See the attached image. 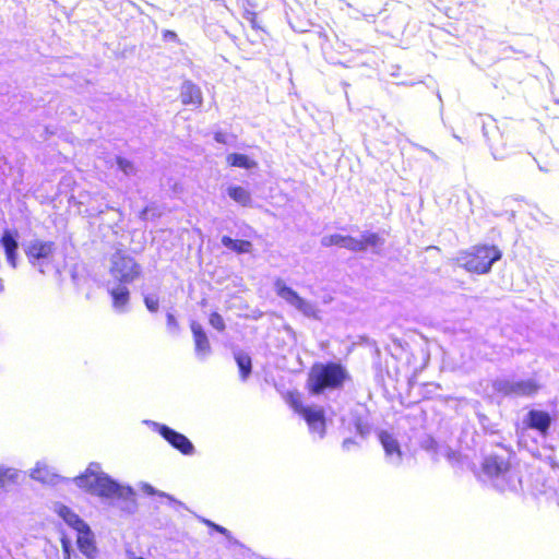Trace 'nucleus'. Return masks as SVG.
<instances>
[{
    "label": "nucleus",
    "instance_id": "c85d7f7f",
    "mask_svg": "<svg viewBox=\"0 0 559 559\" xmlns=\"http://www.w3.org/2000/svg\"><path fill=\"white\" fill-rule=\"evenodd\" d=\"M117 165L124 174H130L134 170V165L131 160L123 157H117Z\"/></svg>",
    "mask_w": 559,
    "mask_h": 559
},
{
    "label": "nucleus",
    "instance_id": "aec40b11",
    "mask_svg": "<svg viewBox=\"0 0 559 559\" xmlns=\"http://www.w3.org/2000/svg\"><path fill=\"white\" fill-rule=\"evenodd\" d=\"M322 245L325 247L340 246V247H344L350 251H354L355 238L352 236H343V235H338V234H333V235H329V236L324 237L322 239Z\"/></svg>",
    "mask_w": 559,
    "mask_h": 559
},
{
    "label": "nucleus",
    "instance_id": "f257e3e1",
    "mask_svg": "<svg viewBox=\"0 0 559 559\" xmlns=\"http://www.w3.org/2000/svg\"><path fill=\"white\" fill-rule=\"evenodd\" d=\"M350 380L341 362L316 364L309 371L306 388L311 395H320L328 390H340Z\"/></svg>",
    "mask_w": 559,
    "mask_h": 559
},
{
    "label": "nucleus",
    "instance_id": "412c9836",
    "mask_svg": "<svg viewBox=\"0 0 559 559\" xmlns=\"http://www.w3.org/2000/svg\"><path fill=\"white\" fill-rule=\"evenodd\" d=\"M221 241L225 247L238 254L249 253L252 250V243L249 240L233 239L229 236H223Z\"/></svg>",
    "mask_w": 559,
    "mask_h": 559
},
{
    "label": "nucleus",
    "instance_id": "f8f14e48",
    "mask_svg": "<svg viewBox=\"0 0 559 559\" xmlns=\"http://www.w3.org/2000/svg\"><path fill=\"white\" fill-rule=\"evenodd\" d=\"M180 102L185 106L199 108L203 103L200 87L192 82H185L180 87Z\"/></svg>",
    "mask_w": 559,
    "mask_h": 559
},
{
    "label": "nucleus",
    "instance_id": "393cba45",
    "mask_svg": "<svg viewBox=\"0 0 559 559\" xmlns=\"http://www.w3.org/2000/svg\"><path fill=\"white\" fill-rule=\"evenodd\" d=\"M241 379H247L251 372V358L248 355L237 354L235 356Z\"/></svg>",
    "mask_w": 559,
    "mask_h": 559
},
{
    "label": "nucleus",
    "instance_id": "f3484780",
    "mask_svg": "<svg viewBox=\"0 0 559 559\" xmlns=\"http://www.w3.org/2000/svg\"><path fill=\"white\" fill-rule=\"evenodd\" d=\"M126 285L127 284H119L117 287H112L108 290L112 307L117 310H123L130 301V290Z\"/></svg>",
    "mask_w": 559,
    "mask_h": 559
},
{
    "label": "nucleus",
    "instance_id": "473e14b6",
    "mask_svg": "<svg viewBox=\"0 0 559 559\" xmlns=\"http://www.w3.org/2000/svg\"><path fill=\"white\" fill-rule=\"evenodd\" d=\"M204 523H205L209 527H211V528L215 530L216 532H218V533H221V534H223V535H227V530H226L225 527H223V526H221V525H217V524H215V523H213V522H211V521H209V520H205V521H204Z\"/></svg>",
    "mask_w": 559,
    "mask_h": 559
},
{
    "label": "nucleus",
    "instance_id": "2f4dec72",
    "mask_svg": "<svg viewBox=\"0 0 559 559\" xmlns=\"http://www.w3.org/2000/svg\"><path fill=\"white\" fill-rule=\"evenodd\" d=\"M61 545H62V550L64 554V559H71L70 558V546H71L70 540L67 537H62Z\"/></svg>",
    "mask_w": 559,
    "mask_h": 559
},
{
    "label": "nucleus",
    "instance_id": "39448f33",
    "mask_svg": "<svg viewBox=\"0 0 559 559\" xmlns=\"http://www.w3.org/2000/svg\"><path fill=\"white\" fill-rule=\"evenodd\" d=\"M109 273L119 284H131L142 273L136 260L123 250H117L110 259Z\"/></svg>",
    "mask_w": 559,
    "mask_h": 559
},
{
    "label": "nucleus",
    "instance_id": "6ab92c4d",
    "mask_svg": "<svg viewBox=\"0 0 559 559\" xmlns=\"http://www.w3.org/2000/svg\"><path fill=\"white\" fill-rule=\"evenodd\" d=\"M57 514L75 531L79 530L80 527L83 528L85 525L84 521L80 519V516L67 506H58Z\"/></svg>",
    "mask_w": 559,
    "mask_h": 559
},
{
    "label": "nucleus",
    "instance_id": "b1692460",
    "mask_svg": "<svg viewBox=\"0 0 559 559\" xmlns=\"http://www.w3.org/2000/svg\"><path fill=\"white\" fill-rule=\"evenodd\" d=\"M19 473L16 469L11 467L0 466V487L5 488L7 486L14 485L17 483Z\"/></svg>",
    "mask_w": 559,
    "mask_h": 559
},
{
    "label": "nucleus",
    "instance_id": "ddd939ff",
    "mask_svg": "<svg viewBox=\"0 0 559 559\" xmlns=\"http://www.w3.org/2000/svg\"><path fill=\"white\" fill-rule=\"evenodd\" d=\"M0 245L3 248L8 264L12 269H16L19 243L14 235L10 230H4L0 238Z\"/></svg>",
    "mask_w": 559,
    "mask_h": 559
},
{
    "label": "nucleus",
    "instance_id": "4468645a",
    "mask_svg": "<svg viewBox=\"0 0 559 559\" xmlns=\"http://www.w3.org/2000/svg\"><path fill=\"white\" fill-rule=\"evenodd\" d=\"M76 533H78V537H76L78 548L86 557L93 558L96 554V546L94 543L93 533L91 532L87 524H85L83 528L80 527L79 530H76Z\"/></svg>",
    "mask_w": 559,
    "mask_h": 559
},
{
    "label": "nucleus",
    "instance_id": "cd10ccee",
    "mask_svg": "<svg viewBox=\"0 0 559 559\" xmlns=\"http://www.w3.org/2000/svg\"><path fill=\"white\" fill-rule=\"evenodd\" d=\"M166 328L170 333H178L180 330L178 320L170 312L166 313Z\"/></svg>",
    "mask_w": 559,
    "mask_h": 559
},
{
    "label": "nucleus",
    "instance_id": "9d476101",
    "mask_svg": "<svg viewBox=\"0 0 559 559\" xmlns=\"http://www.w3.org/2000/svg\"><path fill=\"white\" fill-rule=\"evenodd\" d=\"M510 469V461L497 454L486 456L481 463V471L490 478L503 476L508 474Z\"/></svg>",
    "mask_w": 559,
    "mask_h": 559
},
{
    "label": "nucleus",
    "instance_id": "20e7f679",
    "mask_svg": "<svg viewBox=\"0 0 559 559\" xmlns=\"http://www.w3.org/2000/svg\"><path fill=\"white\" fill-rule=\"evenodd\" d=\"M283 397L289 407L305 419L311 432L320 437L325 435L326 419L322 408L304 406L301 393L295 390L287 391Z\"/></svg>",
    "mask_w": 559,
    "mask_h": 559
},
{
    "label": "nucleus",
    "instance_id": "f704fd0d",
    "mask_svg": "<svg viewBox=\"0 0 559 559\" xmlns=\"http://www.w3.org/2000/svg\"><path fill=\"white\" fill-rule=\"evenodd\" d=\"M214 140L218 143L226 144L227 143V134L222 131H216L214 133Z\"/></svg>",
    "mask_w": 559,
    "mask_h": 559
},
{
    "label": "nucleus",
    "instance_id": "0eeeda50",
    "mask_svg": "<svg viewBox=\"0 0 559 559\" xmlns=\"http://www.w3.org/2000/svg\"><path fill=\"white\" fill-rule=\"evenodd\" d=\"M55 250L56 245L53 241L35 239L25 247L24 252L28 263L32 265H37L39 261L50 259Z\"/></svg>",
    "mask_w": 559,
    "mask_h": 559
},
{
    "label": "nucleus",
    "instance_id": "c756f323",
    "mask_svg": "<svg viewBox=\"0 0 559 559\" xmlns=\"http://www.w3.org/2000/svg\"><path fill=\"white\" fill-rule=\"evenodd\" d=\"M143 301L145 304L146 309L150 312H156L158 310V299L153 298L152 296L147 295V296H144Z\"/></svg>",
    "mask_w": 559,
    "mask_h": 559
},
{
    "label": "nucleus",
    "instance_id": "f03ea898",
    "mask_svg": "<svg viewBox=\"0 0 559 559\" xmlns=\"http://www.w3.org/2000/svg\"><path fill=\"white\" fill-rule=\"evenodd\" d=\"M74 483L82 490L103 498L122 497V487L100 471L98 463H91L88 467L74 478Z\"/></svg>",
    "mask_w": 559,
    "mask_h": 559
},
{
    "label": "nucleus",
    "instance_id": "a211bd4d",
    "mask_svg": "<svg viewBox=\"0 0 559 559\" xmlns=\"http://www.w3.org/2000/svg\"><path fill=\"white\" fill-rule=\"evenodd\" d=\"M379 441L381 445L383 447V450L388 456L397 455L399 457L402 456L401 447L397 442V440L388 431H380L379 432Z\"/></svg>",
    "mask_w": 559,
    "mask_h": 559
},
{
    "label": "nucleus",
    "instance_id": "1a4fd4ad",
    "mask_svg": "<svg viewBox=\"0 0 559 559\" xmlns=\"http://www.w3.org/2000/svg\"><path fill=\"white\" fill-rule=\"evenodd\" d=\"M157 431L173 448L178 450L183 455H190L193 453V444L185 435L171 429L166 425H159Z\"/></svg>",
    "mask_w": 559,
    "mask_h": 559
},
{
    "label": "nucleus",
    "instance_id": "72a5a7b5",
    "mask_svg": "<svg viewBox=\"0 0 559 559\" xmlns=\"http://www.w3.org/2000/svg\"><path fill=\"white\" fill-rule=\"evenodd\" d=\"M44 467H40V466H36L33 471H32V477L34 479H38V480H44L45 479V476L43 475V472H44Z\"/></svg>",
    "mask_w": 559,
    "mask_h": 559
},
{
    "label": "nucleus",
    "instance_id": "7c9ffc66",
    "mask_svg": "<svg viewBox=\"0 0 559 559\" xmlns=\"http://www.w3.org/2000/svg\"><path fill=\"white\" fill-rule=\"evenodd\" d=\"M162 38L164 41H175V43L179 41L178 35L174 31H170V29L163 31Z\"/></svg>",
    "mask_w": 559,
    "mask_h": 559
},
{
    "label": "nucleus",
    "instance_id": "7ed1b4c3",
    "mask_svg": "<svg viewBox=\"0 0 559 559\" xmlns=\"http://www.w3.org/2000/svg\"><path fill=\"white\" fill-rule=\"evenodd\" d=\"M501 257L502 252L497 246L478 243L462 250L456 261L466 272L480 275L487 274Z\"/></svg>",
    "mask_w": 559,
    "mask_h": 559
},
{
    "label": "nucleus",
    "instance_id": "4c0bfd02",
    "mask_svg": "<svg viewBox=\"0 0 559 559\" xmlns=\"http://www.w3.org/2000/svg\"><path fill=\"white\" fill-rule=\"evenodd\" d=\"M147 488L150 489V490H148V492H151V493H152V492H153V489H152L150 486H147Z\"/></svg>",
    "mask_w": 559,
    "mask_h": 559
},
{
    "label": "nucleus",
    "instance_id": "c9c22d12",
    "mask_svg": "<svg viewBox=\"0 0 559 559\" xmlns=\"http://www.w3.org/2000/svg\"><path fill=\"white\" fill-rule=\"evenodd\" d=\"M4 290V285L2 283V280L0 278V293H2Z\"/></svg>",
    "mask_w": 559,
    "mask_h": 559
},
{
    "label": "nucleus",
    "instance_id": "9b49d317",
    "mask_svg": "<svg viewBox=\"0 0 559 559\" xmlns=\"http://www.w3.org/2000/svg\"><path fill=\"white\" fill-rule=\"evenodd\" d=\"M190 330L192 333L194 350L197 355L201 357L207 356L211 353V343L203 326L197 321H191Z\"/></svg>",
    "mask_w": 559,
    "mask_h": 559
},
{
    "label": "nucleus",
    "instance_id": "e433bc0d",
    "mask_svg": "<svg viewBox=\"0 0 559 559\" xmlns=\"http://www.w3.org/2000/svg\"><path fill=\"white\" fill-rule=\"evenodd\" d=\"M130 559H144L143 557H136L134 555L130 556Z\"/></svg>",
    "mask_w": 559,
    "mask_h": 559
},
{
    "label": "nucleus",
    "instance_id": "a878e982",
    "mask_svg": "<svg viewBox=\"0 0 559 559\" xmlns=\"http://www.w3.org/2000/svg\"><path fill=\"white\" fill-rule=\"evenodd\" d=\"M243 17L251 24L252 29L267 34L266 29L260 25L258 14L253 11H246Z\"/></svg>",
    "mask_w": 559,
    "mask_h": 559
},
{
    "label": "nucleus",
    "instance_id": "6e6552de",
    "mask_svg": "<svg viewBox=\"0 0 559 559\" xmlns=\"http://www.w3.org/2000/svg\"><path fill=\"white\" fill-rule=\"evenodd\" d=\"M551 424V415L542 409H530L524 418L525 428L537 431L542 437L548 436Z\"/></svg>",
    "mask_w": 559,
    "mask_h": 559
},
{
    "label": "nucleus",
    "instance_id": "2eb2a0df",
    "mask_svg": "<svg viewBox=\"0 0 559 559\" xmlns=\"http://www.w3.org/2000/svg\"><path fill=\"white\" fill-rule=\"evenodd\" d=\"M276 293L280 297L295 306L298 310L307 312L310 308L309 304L304 298H301L297 292L283 283H276Z\"/></svg>",
    "mask_w": 559,
    "mask_h": 559
},
{
    "label": "nucleus",
    "instance_id": "423d86ee",
    "mask_svg": "<svg viewBox=\"0 0 559 559\" xmlns=\"http://www.w3.org/2000/svg\"><path fill=\"white\" fill-rule=\"evenodd\" d=\"M542 389V384L534 379H523L519 381H502L497 390L504 396L511 397H534Z\"/></svg>",
    "mask_w": 559,
    "mask_h": 559
},
{
    "label": "nucleus",
    "instance_id": "dca6fc26",
    "mask_svg": "<svg viewBox=\"0 0 559 559\" xmlns=\"http://www.w3.org/2000/svg\"><path fill=\"white\" fill-rule=\"evenodd\" d=\"M384 240L378 233H364L360 239L355 238L354 251H366L382 246Z\"/></svg>",
    "mask_w": 559,
    "mask_h": 559
},
{
    "label": "nucleus",
    "instance_id": "5701e85b",
    "mask_svg": "<svg viewBox=\"0 0 559 559\" xmlns=\"http://www.w3.org/2000/svg\"><path fill=\"white\" fill-rule=\"evenodd\" d=\"M228 195L235 202L240 204L241 206H250L251 205V193L249 190L241 186H230L227 189Z\"/></svg>",
    "mask_w": 559,
    "mask_h": 559
},
{
    "label": "nucleus",
    "instance_id": "4be33fe9",
    "mask_svg": "<svg viewBox=\"0 0 559 559\" xmlns=\"http://www.w3.org/2000/svg\"><path fill=\"white\" fill-rule=\"evenodd\" d=\"M226 162L230 167H239L243 169H251L257 167L258 163L254 159H251L249 156L239 153L228 154L226 157Z\"/></svg>",
    "mask_w": 559,
    "mask_h": 559
},
{
    "label": "nucleus",
    "instance_id": "bb28decb",
    "mask_svg": "<svg viewBox=\"0 0 559 559\" xmlns=\"http://www.w3.org/2000/svg\"><path fill=\"white\" fill-rule=\"evenodd\" d=\"M210 324L219 332H223L226 328L223 317L214 311L209 317Z\"/></svg>",
    "mask_w": 559,
    "mask_h": 559
}]
</instances>
